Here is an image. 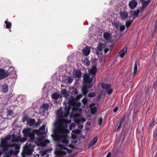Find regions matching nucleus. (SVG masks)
Wrapping results in <instances>:
<instances>
[{"mask_svg":"<svg viewBox=\"0 0 157 157\" xmlns=\"http://www.w3.org/2000/svg\"><path fill=\"white\" fill-rule=\"evenodd\" d=\"M83 94L78 95L76 98H74L71 96L67 100V104L64 107L65 113L63 115L61 109H59L56 111V114L59 116L60 119L58 122V128L56 129V132L55 135L52 134V137H55L56 141L61 142L65 144H67L70 140V137L67 134L69 132L68 130L67 129V124L70 123L71 121V120H67L68 114L71 109L73 111L74 110H78L79 111L82 110V109L79 108L81 103L78 101V100L79 99L82 97Z\"/></svg>","mask_w":157,"mask_h":157,"instance_id":"1","label":"nucleus"},{"mask_svg":"<svg viewBox=\"0 0 157 157\" xmlns=\"http://www.w3.org/2000/svg\"><path fill=\"white\" fill-rule=\"evenodd\" d=\"M11 136L8 135L5 138H2L0 147H2V151H7L5 154V157H10L12 155H17L19 152L20 146L18 144V139L17 138L13 137L12 140V143L8 144V141L11 139Z\"/></svg>","mask_w":157,"mask_h":157,"instance_id":"2","label":"nucleus"},{"mask_svg":"<svg viewBox=\"0 0 157 157\" xmlns=\"http://www.w3.org/2000/svg\"><path fill=\"white\" fill-rule=\"evenodd\" d=\"M22 132L25 136H30V140H28L24 147V152L25 154L30 155L34 151V147L36 145L37 146L42 145V141L44 138V136L39 137L37 141L35 140L34 136H31L32 132L30 128H25Z\"/></svg>","mask_w":157,"mask_h":157,"instance_id":"3","label":"nucleus"},{"mask_svg":"<svg viewBox=\"0 0 157 157\" xmlns=\"http://www.w3.org/2000/svg\"><path fill=\"white\" fill-rule=\"evenodd\" d=\"M98 51L96 52V54L98 55L99 54L100 52L101 54H102L103 52L104 54H105L109 50V49L106 46L105 44L104 43H98L97 47Z\"/></svg>","mask_w":157,"mask_h":157,"instance_id":"4","label":"nucleus"},{"mask_svg":"<svg viewBox=\"0 0 157 157\" xmlns=\"http://www.w3.org/2000/svg\"><path fill=\"white\" fill-rule=\"evenodd\" d=\"M57 150H58L57 151L59 154L60 155H65L67 152H68L69 154L72 152L71 150L69 149L67 147L61 144L58 145V148Z\"/></svg>","mask_w":157,"mask_h":157,"instance_id":"5","label":"nucleus"},{"mask_svg":"<svg viewBox=\"0 0 157 157\" xmlns=\"http://www.w3.org/2000/svg\"><path fill=\"white\" fill-rule=\"evenodd\" d=\"M83 77L84 85H88V83L90 84V83H91L93 80V76H91L90 74L86 73L84 75Z\"/></svg>","mask_w":157,"mask_h":157,"instance_id":"6","label":"nucleus"},{"mask_svg":"<svg viewBox=\"0 0 157 157\" xmlns=\"http://www.w3.org/2000/svg\"><path fill=\"white\" fill-rule=\"evenodd\" d=\"M73 117L74 118L75 122L76 123H79L81 122H84L86 120L85 118H80V115L78 113L74 115Z\"/></svg>","mask_w":157,"mask_h":157,"instance_id":"7","label":"nucleus"},{"mask_svg":"<svg viewBox=\"0 0 157 157\" xmlns=\"http://www.w3.org/2000/svg\"><path fill=\"white\" fill-rule=\"evenodd\" d=\"M103 37L105 41L110 42L112 41V35L111 33L108 32H105L103 34Z\"/></svg>","mask_w":157,"mask_h":157,"instance_id":"8","label":"nucleus"},{"mask_svg":"<svg viewBox=\"0 0 157 157\" xmlns=\"http://www.w3.org/2000/svg\"><path fill=\"white\" fill-rule=\"evenodd\" d=\"M95 103H91L89 105V108L90 109L91 113L92 114H94L97 112V108L95 106Z\"/></svg>","mask_w":157,"mask_h":157,"instance_id":"9","label":"nucleus"},{"mask_svg":"<svg viewBox=\"0 0 157 157\" xmlns=\"http://www.w3.org/2000/svg\"><path fill=\"white\" fill-rule=\"evenodd\" d=\"M9 75V72L4 70L3 69H0V78L1 79L7 77Z\"/></svg>","mask_w":157,"mask_h":157,"instance_id":"10","label":"nucleus"},{"mask_svg":"<svg viewBox=\"0 0 157 157\" xmlns=\"http://www.w3.org/2000/svg\"><path fill=\"white\" fill-rule=\"evenodd\" d=\"M92 87V84L84 85L82 89V91L83 93L82 94L86 95L88 93L87 89L90 88Z\"/></svg>","mask_w":157,"mask_h":157,"instance_id":"11","label":"nucleus"},{"mask_svg":"<svg viewBox=\"0 0 157 157\" xmlns=\"http://www.w3.org/2000/svg\"><path fill=\"white\" fill-rule=\"evenodd\" d=\"M81 72L80 70L75 69L73 72V76L75 78H79L81 77Z\"/></svg>","mask_w":157,"mask_h":157,"instance_id":"12","label":"nucleus"},{"mask_svg":"<svg viewBox=\"0 0 157 157\" xmlns=\"http://www.w3.org/2000/svg\"><path fill=\"white\" fill-rule=\"evenodd\" d=\"M46 124H43L42 126L40 127L39 128V131L37 133V134L38 135H43L45 134L46 132L44 131L45 130V127Z\"/></svg>","mask_w":157,"mask_h":157,"instance_id":"13","label":"nucleus"},{"mask_svg":"<svg viewBox=\"0 0 157 157\" xmlns=\"http://www.w3.org/2000/svg\"><path fill=\"white\" fill-rule=\"evenodd\" d=\"M121 19L125 20L128 17V13L126 12L121 11L119 13Z\"/></svg>","mask_w":157,"mask_h":157,"instance_id":"14","label":"nucleus"},{"mask_svg":"<svg viewBox=\"0 0 157 157\" xmlns=\"http://www.w3.org/2000/svg\"><path fill=\"white\" fill-rule=\"evenodd\" d=\"M81 132V131L78 129H76L72 131L71 138H77V136Z\"/></svg>","mask_w":157,"mask_h":157,"instance_id":"15","label":"nucleus"},{"mask_svg":"<svg viewBox=\"0 0 157 157\" xmlns=\"http://www.w3.org/2000/svg\"><path fill=\"white\" fill-rule=\"evenodd\" d=\"M137 5V2L135 0H132L129 2V6L130 9H133L136 7Z\"/></svg>","mask_w":157,"mask_h":157,"instance_id":"16","label":"nucleus"},{"mask_svg":"<svg viewBox=\"0 0 157 157\" xmlns=\"http://www.w3.org/2000/svg\"><path fill=\"white\" fill-rule=\"evenodd\" d=\"M113 25V29H114L117 30L118 29V28L120 24L119 21L116 19L112 22Z\"/></svg>","mask_w":157,"mask_h":157,"instance_id":"17","label":"nucleus"},{"mask_svg":"<svg viewBox=\"0 0 157 157\" xmlns=\"http://www.w3.org/2000/svg\"><path fill=\"white\" fill-rule=\"evenodd\" d=\"M36 122V120L34 119H29L27 121V125L30 126H34Z\"/></svg>","mask_w":157,"mask_h":157,"instance_id":"18","label":"nucleus"},{"mask_svg":"<svg viewBox=\"0 0 157 157\" xmlns=\"http://www.w3.org/2000/svg\"><path fill=\"white\" fill-rule=\"evenodd\" d=\"M73 80V77L71 76H66L64 80V82L67 84L70 85Z\"/></svg>","mask_w":157,"mask_h":157,"instance_id":"19","label":"nucleus"},{"mask_svg":"<svg viewBox=\"0 0 157 157\" xmlns=\"http://www.w3.org/2000/svg\"><path fill=\"white\" fill-rule=\"evenodd\" d=\"M127 48L125 47L119 52V56L121 58H123L124 57L127 52Z\"/></svg>","mask_w":157,"mask_h":157,"instance_id":"20","label":"nucleus"},{"mask_svg":"<svg viewBox=\"0 0 157 157\" xmlns=\"http://www.w3.org/2000/svg\"><path fill=\"white\" fill-rule=\"evenodd\" d=\"M82 53L85 56H88L90 53V48L88 47L84 48L82 50Z\"/></svg>","mask_w":157,"mask_h":157,"instance_id":"21","label":"nucleus"},{"mask_svg":"<svg viewBox=\"0 0 157 157\" xmlns=\"http://www.w3.org/2000/svg\"><path fill=\"white\" fill-rule=\"evenodd\" d=\"M140 12V10L139 9H137L134 12L133 14L131 15L129 18L131 19V17H132V19H134L136 17H137Z\"/></svg>","mask_w":157,"mask_h":157,"instance_id":"22","label":"nucleus"},{"mask_svg":"<svg viewBox=\"0 0 157 157\" xmlns=\"http://www.w3.org/2000/svg\"><path fill=\"white\" fill-rule=\"evenodd\" d=\"M17 101L22 103L25 102V97L23 95H20L18 96V97L17 98Z\"/></svg>","mask_w":157,"mask_h":157,"instance_id":"23","label":"nucleus"},{"mask_svg":"<svg viewBox=\"0 0 157 157\" xmlns=\"http://www.w3.org/2000/svg\"><path fill=\"white\" fill-rule=\"evenodd\" d=\"M2 92L4 93H7L8 90V87L7 85L5 84V85L2 86Z\"/></svg>","mask_w":157,"mask_h":157,"instance_id":"24","label":"nucleus"},{"mask_svg":"<svg viewBox=\"0 0 157 157\" xmlns=\"http://www.w3.org/2000/svg\"><path fill=\"white\" fill-rule=\"evenodd\" d=\"M101 87L102 89H105L106 90L110 88L111 85L110 84H106L102 83L101 84Z\"/></svg>","mask_w":157,"mask_h":157,"instance_id":"25","label":"nucleus"},{"mask_svg":"<svg viewBox=\"0 0 157 157\" xmlns=\"http://www.w3.org/2000/svg\"><path fill=\"white\" fill-rule=\"evenodd\" d=\"M124 117H122L121 119H120L118 121L117 124V129H118L120 128L122 124L123 121H124Z\"/></svg>","mask_w":157,"mask_h":157,"instance_id":"26","label":"nucleus"},{"mask_svg":"<svg viewBox=\"0 0 157 157\" xmlns=\"http://www.w3.org/2000/svg\"><path fill=\"white\" fill-rule=\"evenodd\" d=\"M8 62L5 61V60L3 59H2L0 61V66H2L3 67H7L6 64H7Z\"/></svg>","mask_w":157,"mask_h":157,"instance_id":"27","label":"nucleus"},{"mask_svg":"<svg viewBox=\"0 0 157 157\" xmlns=\"http://www.w3.org/2000/svg\"><path fill=\"white\" fill-rule=\"evenodd\" d=\"M61 93L66 98L69 95L68 92L66 89L62 90Z\"/></svg>","mask_w":157,"mask_h":157,"instance_id":"28","label":"nucleus"},{"mask_svg":"<svg viewBox=\"0 0 157 157\" xmlns=\"http://www.w3.org/2000/svg\"><path fill=\"white\" fill-rule=\"evenodd\" d=\"M98 140V137L97 136L94 137L92 141L90 143L89 146H91L93 145Z\"/></svg>","mask_w":157,"mask_h":157,"instance_id":"29","label":"nucleus"},{"mask_svg":"<svg viewBox=\"0 0 157 157\" xmlns=\"http://www.w3.org/2000/svg\"><path fill=\"white\" fill-rule=\"evenodd\" d=\"M137 71V66L136 63V61L135 62V64H134V71L133 73V76H134L136 74V73Z\"/></svg>","mask_w":157,"mask_h":157,"instance_id":"30","label":"nucleus"},{"mask_svg":"<svg viewBox=\"0 0 157 157\" xmlns=\"http://www.w3.org/2000/svg\"><path fill=\"white\" fill-rule=\"evenodd\" d=\"M5 23L6 25V28L7 29H10L11 26V23L8 21H5Z\"/></svg>","mask_w":157,"mask_h":157,"instance_id":"31","label":"nucleus"},{"mask_svg":"<svg viewBox=\"0 0 157 157\" xmlns=\"http://www.w3.org/2000/svg\"><path fill=\"white\" fill-rule=\"evenodd\" d=\"M52 97L53 99L56 100L60 97V96L58 93H55L52 95Z\"/></svg>","mask_w":157,"mask_h":157,"instance_id":"32","label":"nucleus"},{"mask_svg":"<svg viewBox=\"0 0 157 157\" xmlns=\"http://www.w3.org/2000/svg\"><path fill=\"white\" fill-rule=\"evenodd\" d=\"M97 68L96 67H93L92 69L90 70V72L93 74L95 75L97 72Z\"/></svg>","mask_w":157,"mask_h":157,"instance_id":"33","label":"nucleus"},{"mask_svg":"<svg viewBox=\"0 0 157 157\" xmlns=\"http://www.w3.org/2000/svg\"><path fill=\"white\" fill-rule=\"evenodd\" d=\"M129 20L127 21L126 23V25L127 28L130 25L132 22L133 20L132 18V19H131V18L130 19L129 18Z\"/></svg>","mask_w":157,"mask_h":157,"instance_id":"34","label":"nucleus"},{"mask_svg":"<svg viewBox=\"0 0 157 157\" xmlns=\"http://www.w3.org/2000/svg\"><path fill=\"white\" fill-rule=\"evenodd\" d=\"M84 64L88 66L89 65L90 63V61L88 59L86 58H85L83 61Z\"/></svg>","mask_w":157,"mask_h":157,"instance_id":"35","label":"nucleus"},{"mask_svg":"<svg viewBox=\"0 0 157 157\" xmlns=\"http://www.w3.org/2000/svg\"><path fill=\"white\" fill-rule=\"evenodd\" d=\"M49 108V106L47 103H44L43 104L42 108L44 110H47Z\"/></svg>","mask_w":157,"mask_h":157,"instance_id":"36","label":"nucleus"},{"mask_svg":"<svg viewBox=\"0 0 157 157\" xmlns=\"http://www.w3.org/2000/svg\"><path fill=\"white\" fill-rule=\"evenodd\" d=\"M150 0H147L145 1H144L143 2H141L142 4V6L144 7H146L147 5L150 3Z\"/></svg>","mask_w":157,"mask_h":157,"instance_id":"37","label":"nucleus"},{"mask_svg":"<svg viewBox=\"0 0 157 157\" xmlns=\"http://www.w3.org/2000/svg\"><path fill=\"white\" fill-rule=\"evenodd\" d=\"M96 95V94L95 92H91L88 95L89 97H94Z\"/></svg>","mask_w":157,"mask_h":157,"instance_id":"38","label":"nucleus"},{"mask_svg":"<svg viewBox=\"0 0 157 157\" xmlns=\"http://www.w3.org/2000/svg\"><path fill=\"white\" fill-rule=\"evenodd\" d=\"M106 90L107 91V94L109 95H110L112 93L113 90L112 89L110 88L109 89H108Z\"/></svg>","mask_w":157,"mask_h":157,"instance_id":"39","label":"nucleus"},{"mask_svg":"<svg viewBox=\"0 0 157 157\" xmlns=\"http://www.w3.org/2000/svg\"><path fill=\"white\" fill-rule=\"evenodd\" d=\"M14 67H10L8 69V70L7 71V72H9V74L10 73H11L12 72H13V71H14Z\"/></svg>","mask_w":157,"mask_h":157,"instance_id":"40","label":"nucleus"},{"mask_svg":"<svg viewBox=\"0 0 157 157\" xmlns=\"http://www.w3.org/2000/svg\"><path fill=\"white\" fill-rule=\"evenodd\" d=\"M41 123L42 122L41 121H40V120H39L36 123L35 122L34 127H36L39 126Z\"/></svg>","mask_w":157,"mask_h":157,"instance_id":"41","label":"nucleus"},{"mask_svg":"<svg viewBox=\"0 0 157 157\" xmlns=\"http://www.w3.org/2000/svg\"><path fill=\"white\" fill-rule=\"evenodd\" d=\"M155 122V119H154V118H153L152 119V120H151V121L150 122V123H149V126L150 127L152 126L154 124Z\"/></svg>","mask_w":157,"mask_h":157,"instance_id":"42","label":"nucleus"},{"mask_svg":"<svg viewBox=\"0 0 157 157\" xmlns=\"http://www.w3.org/2000/svg\"><path fill=\"white\" fill-rule=\"evenodd\" d=\"M120 30L121 31H122L125 29V26L124 25H120L119 26Z\"/></svg>","mask_w":157,"mask_h":157,"instance_id":"43","label":"nucleus"},{"mask_svg":"<svg viewBox=\"0 0 157 157\" xmlns=\"http://www.w3.org/2000/svg\"><path fill=\"white\" fill-rule=\"evenodd\" d=\"M75 124L74 123H72L71 124L70 126H69V128L70 130H72V129L75 128Z\"/></svg>","mask_w":157,"mask_h":157,"instance_id":"44","label":"nucleus"},{"mask_svg":"<svg viewBox=\"0 0 157 157\" xmlns=\"http://www.w3.org/2000/svg\"><path fill=\"white\" fill-rule=\"evenodd\" d=\"M13 111L12 110H10L7 111V115L8 116H11L13 115Z\"/></svg>","mask_w":157,"mask_h":157,"instance_id":"45","label":"nucleus"},{"mask_svg":"<svg viewBox=\"0 0 157 157\" xmlns=\"http://www.w3.org/2000/svg\"><path fill=\"white\" fill-rule=\"evenodd\" d=\"M72 140H71V143L72 144H75L77 142V138H71Z\"/></svg>","mask_w":157,"mask_h":157,"instance_id":"46","label":"nucleus"},{"mask_svg":"<svg viewBox=\"0 0 157 157\" xmlns=\"http://www.w3.org/2000/svg\"><path fill=\"white\" fill-rule=\"evenodd\" d=\"M82 101L84 105H85L87 103L88 100L86 98H84L82 100Z\"/></svg>","mask_w":157,"mask_h":157,"instance_id":"47","label":"nucleus"},{"mask_svg":"<svg viewBox=\"0 0 157 157\" xmlns=\"http://www.w3.org/2000/svg\"><path fill=\"white\" fill-rule=\"evenodd\" d=\"M41 155L42 156H44V155H46L47 154V152H46V151L45 150L44 151H41L40 152Z\"/></svg>","mask_w":157,"mask_h":157,"instance_id":"48","label":"nucleus"},{"mask_svg":"<svg viewBox=\"0 0 157 157\" xmlns=\"http://www.w3.org/2000/svg\"><path fill=\"white\" fill-rule=\"evenodd\" d=\"M102 122V119L101 118H100L98 119V124L101 126V125Z\"/></svg>","mask_w":157,"mask_h":157,"instance_id":"49","label":"nucleus"},{"mask_svg":"<svg viewBox=\"0 0 157 157\" xmlns=\"http://www.w3.org/2000/svg\"><path fill=\"white\" fill-rule=\"evenodd\" d=\"M53 149L52 147H50L48 149H45V151H46V152H48L50 151H52V150Z\"/></svg>","mask_w":157,"mask_h":157,"instance_id":"50","label":"nucleus"},{"mask_svg":"<svg viewBox=\"0 0 157 157\" xmlns=\"http://www.w3.org/2000/svg\"><path fill=\"white\" fill-rule=\"evenodd\" d=\"M153 136L155 138L157 137V129L155 130V133L153 134Z\"/></svg>","mask_w":157,"mask_h":157,"instance_id":"51","label":"nucleus"},{"mask_svg":"<svg viewBox=\"0 0 157 157\" xmlns=\"http://www.w3.org/2000/svg\"><path fill=\"white\" fill-rule=\"evenodd\" d=\"M153 87L154 89H156L157 88V81H155L153 84Z\"/></svg>","mask_w":157,"mask_h":157,"instance_id":"52","label":"nucleus"},{"mask_svg":"<svg viewBox=\"0 0 157 157\" xmlns=\"http://www.w3.org/2000/svg\"><path fill=\"white\" fill-rule=\"evenodd\" d=\"M27 120V117L25 116L22 118V121L23 122H25Z\"/></svg>","mask_w":157,"mask_h":157,"instance_id":"53","label":"nucleus"},{"mask_svg":"<svg viewBox=\"0 0 157 157\" xmlns=\"http://www.w3.org/2000/svg\"><path fill=\"white\" fill-rule=\"evenodd\" d=\"M145 8H146L145 7H144L143 6H142L140 8V12L142 13Z\"/></svg>","mask_w":157,"mask_h":157,"instance_id":"54","label":"nucleus"},{"mask_svg":"<svg viewBox=\"0 0 157 157\" xmlns=\"http://www.w3.org/2000/svg\"><path fill=\"white\" fill-rule=\"evenodd\" d=\"M78 91L76 89H74L73 92V93L75 94H77L78 93Z\"/></svg>","mask_w":157,"mask_h":157,"instance_id":"55","label":"nucleus"},{"mask_svg":"<svg viewBox=\"0 0 157 157\" xmlns=\"http://www.w3.org/2000/svg\"><path fill=\"white\" fill-rule=\"evenodd\" d=\"M118 107H115L113 109V111L114 112H116L117 111V110H118Z\"/></svg>","mask_w":157,"mask_h":157,"instance_id":"56","label":"nucleus"},{"mask_svg":"<svg viewBox=\"0 0 157 157\" xmlns=\"http://www.w3.org/2000/svg\"><path fill=\"white\" fill-rule=\"evenodd\" d=\"M111 153L110 152H109L107 154L106 157H111Z\"/></svg>","mask_w":157,"mask_h":157,"instance_id":"57","label":"nucleus"},{"mask_svg":"<svg viewBox=\"0 0 157 157\" xmlns=\"http://www.w3.org/2000/svg\"><path fill=\"white\" fill-rule=\"evenodd\" d=\"M44 141L46 143H49L50 142V141L49 140H48V139H46L45 140H44Z\"/></svg>","mask_w":157,"mask_h":157,"instance_id":"58","label":"nucleus"},{"mask_svg":"<svg viewBox=\"0 0 157 157\" xmlns=\"http://www.w3.org/2000/svg\"><path fill=\"white\" fill-rule=\"evenodd\" d=\"M78 127L80 128H82L83 127V126L82 125H79Z\"/></svg>","mask_w":157,"mask_h":157,"instance_id":"59","label":"nucleus"},{"mask_svg":"<svg viewBox=\"0 0 157 157\" xmlns=\"http://www.w3.org/2000/svg\"><path fill=\"white\" fill-rule=\"evenodd\" d=\"M4 151H2V150H0V156L2 155V152H4Z\"/></svg>","mask_w":157,"mask_h":157,"instance_id":"60","label":"nucleus"},{"mask_svg":"<svg viewBox=\"0 0 157 157\" xmlns=\"http://www.w3.org/2000/svg\"><path fill=\"white\" fill-rule=\"evenodd\" d=\"M39 155L38 154H36L34 157H39Z\"/></svg>","mask_w":157,"mask_h":157,"instance_id":"61","label":"nucleus"},{"mask_svg":"<svg viewBox=\"0 0 157 157\" xmlns=\"http://www.w3.org/2000/svg\"><path fill=\"white\" fill-rule=\"evenodd\" d=\"M69 147L72 148L73 147V146L70 144H69V145L68 146Z\"/></svg>","mask_w":157,"mask_h":157,"instance_id":"62","label":"nucleus"},{"mask_svg":"<svg viewBox=\"0 0 157 157\" xmlns=\"http://www.w3.org/2000/svg\"><path fill=\"white\" fill-rule=\"evenodd\" d=\"M90 124H91L90 123L88 122H87L86 123V124L87 125H90Z\"/></svg>","mask_w":157,"mask_h":157,"instance_id":"63","label":"nucleus"},{"mask_svg":"<svg viewBox=\"0 0 157 157\" xmlns=\"http://www.w3.org/2000/svg\"><path fill=\"white\" fill-rule=\"evenodd\" d=\"M140 1L141 2H143L144 1V0H140Z\"/></svg>","mask_w":157,"mask_h":157,"instance_id":"64","label":"nucleus"}]
</instances>
